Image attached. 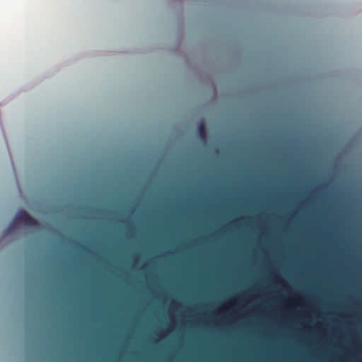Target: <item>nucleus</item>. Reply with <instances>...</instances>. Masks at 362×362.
<instances>
[{"instance_id": "nucleus-1", "label": "nucleus", "mask_w": 362, "mask_h": 362, "mask_svg": "<svg viewBox=\"0 0 362 362\" xmlns=\"http://www.w3.org/2000/svg\"><path fill=\"white\" fill-rule=\"evenodd\" d=\"M18 224H23L28 227L35 228L37 226V221L33 218L25 211H20L16 215L13 221L11 223L8 228L6 229V233L8 234L16 228Z\"/></svg>"}, {"instance_id": "nucleus-2", "label": "nucleus", "mask_w": 362, "mask_h": 362, "mask_svg": "<svg viewBox=\"0 0 362 362\" xmlns=\"http://www.w3.org/2000/svg\"><path fill=\"white\" fill-rule=\"evenodd\" d=\"M198 132L199 137L202 140L205 141L206 139V129L205 127V124L204 122H202L198 126Z\"/></svg>"}]
</instances>
